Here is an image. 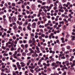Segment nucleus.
Instances as JSON below:
<instances>
[{
    "mask_svg": "<svg viewBox=\"0 0 75 75\" xmlns=\"http://www.w3.org/2000/svg\"><path fill=\"white\" fill-rule=\"evenodd\" d=\"M31 24L30 23H29L28 24V26L27 27V28L28 30L29 31H31V28H30V27H31Z\"/></svg>",
    "mask_w": 75,
    "mask_h": 75,
    "instance_id": "f257e3e1",
    "label": "nucleus"
},
{
    "mask_svg": "<svg viewBox=\"0 0 75 75\" xmlns=\"http://www.w3.org/2000/svg\"><path fill=\"white\" fill-rule=\"evenodd\" d=\"M36 49L37 50V53H40V48H39L38 46H37L36 47Z\"/></svg>",
    "mask_w": 75,
    "mask_h": 75,
    "instance_id": "f03ea898",
    "label": "nucleus"
},
{
    "mask_svg": "<svg viewBox=\"0 0 75 75\" xmlns=\"http://www.w3.org/2000/svg\"><path fill=\"white\" fill-rule=\"evenodd\" d=\"M29 51H30V54H33V53H34V50H33V49L31 48H30L29 49Z\"/></svg>",
    "mask_w": 75,
    "mask_h": 75,
    "instance_id": "7ed1b4c3",
    "label": "nucleus"
},
{
    "mask_svg": "<svg viewBox=\"0 0 75 75\" xmlns=\"http://www.w3.org/2000/svg\"><path fill=\"white\" fill-rule=\"evenodd\" d=\"M38 54H37V53L35 52L34 53H33V54L32 55V57H38Z\"/></svg>",
    "mask_w": 75,
    "mask_h": 75,
    "instance_id": "20e7f679",
    "label": "nucleus"
},
{
    "mask_svg": "<svg viewBox=\"0 0 75 75\" xmlns=\"http://www.w3.org/2000/svg\"><path fill=\"white\" fill-rule=\"evenodd\" d=\"M16 18H15L14 16L12 17V20L13 22H15L16 21Z\"/></svg>",
    "mask_w": 75,
    "mask_h": 75,
    "instance_id": "39448f33",
    "label": "nucleus"
},
{
    "mask_svg": "<svg viewBox=\"0 0 75 75\" xmlns=\"http://www.w3.org/2000/svg\"><path fill=\"white\" fill-rule=\"evenodd\" d=\"M36 23L34 22L32 24V27H33V28H35V27H36Z\"/></svg>",
    "mask_w": 75,
    "mask_h": 75,
    "instance_id": "423d86ee",
    "label": "nucleus"
},
{
    "mask_svg": "<svg viewBox=\"0 0 75 75\" xmlns=\"http://www.w3.org/2000/svg\"><path fill=\"white\" fill-rule=\"evenodd\" d=\"M16 51V49H14V48L13 47V46H12V48H11L10 50L11 51Z\"/></svg>",
    "mask_w": 75,
    "mask_h": 75,
    "instance_id": "0eeeda50",
    "label": "nucleus"
},
{
    "mask_svg": "<svg viewBox=\"0 0 75 75\" xmlns=\"http://www.w3.org/2000/svg\"><path fill=\"white\" fill-rule=\"evenodd\" d=\"M71 38H72L71 39V40L72 41H74L75 38V36H71Z\"/></svg>",
    "mask_w": 75,
    "mask_h": 75,
    "instance_id": "6e6552de",
    "label": "nucleus"
},
{
    "mask_svg": "<svg viewBox=\"0 0 75 75\" xmlns=\"http://www.w3.org/2000/svg\"><path fill=\"white\" fill-rule=\"evenodd\" d=\"M65 64H66L67 66H68L69 64V62L68 61H66L65 62Z\"/></svg>",
    "mask_w": 75,
    "mask_h": 75,
    "instance_id": "1a4fd4ad",
    "label": "nucleus"
},
{
    "mask_svg": "<svg viewBox=\"0 0 75 75\" xmlns=\"http://www.w3.org/2000/svg\"><path fill=\"white\" fill-rule=\"evenodd\" d=\"M54 6V5L52 4H51L50 5V6H49L50 8L51 9L52 8V7H53Z\"/></svg>",
    "mask_w": 75,
    "mask_h": 75,
    "instance_id": "9d476101",
    "label": "nucleus"
},
{
    "mask_svg": "<svg viewBox=\"0 0 75 75\" xmlns=\"http://www.w3.org/2000/svg\"><path fill=\"white\" fill-rule=\"evenodd\" d=\"M69 16L70 17V18H73V16H72V14L71 13L69 14Z\"/></svg>",
    "mask_w": 75,
    "mask_h": 75,
    "instance_id": "9b49d317",
    "label": "nucleus"
},
{
    "mask_svg": "<svg viewBox=\"0 0 75 75\" xmlns=\"http://www.w3.org/2000/svg\"><path fill=\"white\" fill-rule=\"evenodd\" d=\"M41 9H43V8H44V10H45V9L46 8V6H42L41 7Z\"/></svg>",
    "mask_w": 75,
    "mask_h": 75,
    "instance_id": "f8f14e48",
    "label": "nucleus"
},
{
    "mask_svg": "<svg viewBox=\"0 0 75 75\" xmlns=\"http://www.w3.org/2000/svg\"><path fill=\"white\" fill-rule=\"evenodd\" d=\"M39 27L40 28H44V25H40L39 26Z\"/></svg>",
    "mask_w": 75,
    "mask_h": 75,
    "instance_id": "ddd939ff",
    "label": "nucleus"
},
{
    "mask_svg": "<svg viewBox=\"0 0 75 75\" xmlns=\"http://www.w3.org/2000/svg\"><path fill=\"white\" fill-rule=\"evenodd\" d=\"M59 11H61V12H62V13H63V12H64V10H63V9L62 10L61 9H59Z\"/></svg>",
    "mask_w": 75,
    "mask_h": 75,
    "instance_id": "4468645a",
    "label": "nucleus"
},
{
    "mask_svg": "<svg viewBox=\"0 0 75 75\" xmlns=\"http://www.w3.org/2000/svg\"><path fill=\"white\" fill-rule=\"evenodd\" d=\"M59 24H62L63 25H64V21H60L59 22Z\"/></svg>",
    "mask_w": 75,
    "mask_h": 75,
    "instance_id": "2eb2a0df",
    "label": "nucleus"
},
{
    "mask_svg": "<svg viewBox=\"0 0 75 75\" xmlns=\"http://www.w3.org/2000/svg\"><path fill=\"white\" fill-rule=\"evenodd\" d=\"M75 63H73L71 65V68H73L74 67V66H75Z\"/></svg>",
    "mask_w": 75,
    "mask_h": 75,
    "instance_id": "dca6fc26",
    "label": "nucleus"
},
{
    "mask_svg": "<svg viewBox=\"0 0 75 75\" xmlns=\"http://www.w3.org/2000/svg\"><path fill=\"white\" fill-rule=\"evenodd\" d=\"M67 50H70L71 49V47L69 46H67Z\"/></svg>",
    "mask_w": 75,
    "mask_h": 75,
    "instance_id": "f3484780",
    "label": "nucleus"
},
{
    "mask_svg": "<svg viewBox=\"0 0 75 75\" xmlns=\"http://www.w3.org/2000/svg\"><path fill=\"white\" fill-rule=\"evenodd\" d=\"M63 20L66 22L67 23H68V21L67 20V19H66L64 18L63 19Z\"/></svg>",
    "mask_w": 75,
    "mask_h": 75,
    "instance_id": "a211bd4d",
    "label": "nucleus"
},
{
    "mask_svg": "<svg viewBox=\"0 0 75 75\" xmlns=\"http://www.w3.org/2000/svg\"><path fill=\"white\" fill-rule=\"evenodd\" d=\"M55 63L54 62H53L51 64L52 67H54V66H55Z\"/></svg>",
    "mask_w": 75,
    "mask_h": 75,
    "instance_id": "6ab92c4d",
    "label": "nucleus"
},
{
    "mask_svg": "<svg viewBox=\"0 0 75 75\" xmlns=\"http://www.w3.org/2000/svg\"><path fill=\"white\" fill-rule=\"evenodd\" d=\"M1 48H2V49H3L4 50H6V47L4 46H2Z\"/></svg>",
    "mask_w": 75,
    "mask_h": 75,
    "instance_id": "aec40b11",
    "label": "nucleus"
},
{
    "mask_svg": "<svg viewBox=\"0 0 75 75\" xmlns=\"http://www.w3.org/2000/svg\"><path fill=\"white\" fill-rule=\"evenodd\" d=\"M59 8H60V9H62L63 7H62V5H60L59 6Z\"/></svg>",
    "mask_w": 75,
    "mask_h": 75,
    "instance_id": "412c9836",
    "label": "nucleus"
},
{
    "mask_svg": "<svg viewBox=\"0 0 75 75\" xmlns=\"http://www.w3.org/2000/svg\"><path fill=\"white\" fill-rule=\"evenodd\" d=\"M25 55H26V53L25 52H23L22 54V56H25Z\"/></svg>",
    "mask_w": 75,
    "mask_h": 75,
    "instance_id": "4be33fe9",
    "label": "nucleus"
},
{
    "mask_svg": "<svg viewBox=\"0 0 75 75\" xmlns=\"http://www.w3.org/2000/svg\"><path fill=\"white\" fill-rule=\"evenodd\" d=\"M40 0H38L37 2L38 3H41V4H42V1H40Z\"/></svg>",
    "mask_w": 75,
    "mask_h": 75,
    "instance_id": "5701e85b",
    "label": "nucleus"
},
{
    "mask_svg": "<svg viewBox=\"0 0 75 75\" xmlns=\"http://www.w3.org/2000/svg\"><path fill=\"white\" fill-rule=\"evenodd\" d=\"M38 25H39L41 24V21H38L37 23Z\"/></svg>",
    "mask_w": 75,
    "mask_h": 75,
    "instance_id": "b1692460",
    "label": "nucleus"
},
{
    "mask_svg": "<svg viewBox=\"0 0 75 75\" xmlns=\"http://www.w3.org/2000/svg\"><path fill=\"white\" fill-rule=\"evenodd\" d=\"M8 54H6V53H4V54L3 55L4 56H8Z\"/></svg>",
    "mask_w": 75,
    "mask_h": 75,
    "instance_id": "393cba45",
    "label": "nucleus"
},
{
    "mask_svg": "<svg viewBox=\"0 0 75 75\" xmlns=\"http://www.w3.org/2000/svg\"><path fill=\"white\" fill-rule=\"evenodd\" d=\"M21 49V48H19L17 50L18 52H20V51Z\"/></svg>",
    "mask_w": 75,
    "mask_h": 75,
    "instance_id": "a878e982",
    "label": "nucleus"
},
{
    "mask_svg": "<svg viewBox=\"0 0 75 75\" xmlns=\"http://www.w3.org/2000/svg\"><path fill=\"white\" fill-rule=\"evenodd\" d=\"M54 6H57V3L55 2L54 3Z\"/></svg>",
    "mask_w": 75,
    "mask_h": 75,
    "instance_id": "bb28decb",
    "label": "nucleus"
},
{
    "mask_svg": "<svg viewBox=\"0 0 75 75\" xmlns=\"http://www.w3.org/2000/svg\"><path fill=\"white\" fill-rule=\"evenodd\" d=\"M4 14V12L3 11H1L0 12V15H1V14Z\"/></svg>",
    "mask_w": 75,
    "mask_h": 75,
    "instance_id": "cd10ccee",
    "label": "nucleus"
},
{
    "mask_svg": "<svg viewBox=\"0 0 75 75\" xmlns=\"http://www.w3.org/2000/svg\"><path fill=\"white\" fill-rule=\"evenodd\" d=\"M55 7L54 8V10H57V6H54Z\"/></svg>",
    "mask_w": 75,
    "mask_h": 75,
    "instance_id": "c85d7f7f",
    "label": "nucleus"
},
{
    "mask_svg": "<svg viewBox=\"0 0 75 75\" xmlns=\"http://www.w3.org/2000/svg\"><path fill=\"white\" fill-rule=\"evenodd\" d=\"M12 6H13V7H14V6H16V4L14 3H13L12 4Z\"/></svg>",
    "mask_w": 75,
    "mask_h": 75,
    "instance_id": "c756f323",
    "label": "nucleus"
},
{
    "mask_svg": "<svg viewBox=\"0 0 75 75\" xmlns=\"http://www.w3.org/2000/svg\"><path fill=\"white\" fill-rule=\"evenodd\" d=\"M13 28L14 30H16V29L17 28V26H16V25H14L13 26Z\"/></svg>",
    "mask_w": 75,
    "mask_h": 75,
    "instance_id": "7c9ffc66",
    "label": "nucleus"
},
{
    "mask_svg": "<svg viewBox=\"0 0 75 75\" xmlns=\"http://www.w3.org/2000/svg\"><path fill=\"white\" fill-rule=\"evenodd\" d=\"M13 45H8V47L9 48H11V47H13Z\"/></svg>",
    "mask_w": 75,
    "mask_h": 75,
    "instance_id": "2f4dec72",
    "label": "nucleus"
},
{
    "mask_svg": "<svg viewBox=\"0 0 75 75\" xmlns=\"http://www.w3.org/2000/svg\"><path fill=\"white\" fill-rule=\"evenodd\" d=\"M19 29H20V30H22V28L21 27V26H19L18 27Z\"/></svg>",
    "mask_w": 75,
    "mask_h": 75,
    "instance_id": "473e14b6",
    "label": "nucleus"
},
{
    "mask_svg": "<svg viewBox=\"0 0 75 75\" xmlns=\"http://www.w3.org/2000/svg\"><path fill=\"white\" fill-rule=\"evenodd\" d=\"M38 47H41V45H40V42H38Z\"/></svg>",
    "mask_w": 75,
    "mask_h": 75,
    "instance_id": "72a5a7b5",
    "label": "nucleus"
},
{
    "mask_svg": "<svg viewBox=\"0 0 75 75\" xmlns=\"http://www.w3.org/2000/svg\"><path fill=\"white\" fill-rule=\"evenodd\" d=\"M64 55H65V54H59V56H60V57H62V56H64Z\"/></svg>",
    "mask_w": 75,
    "mask_h": 75,
    "instance_id": "f704fd0d",
    "label": "nucleus"
},
{
    "mask_svg": "<svg viewBox=\"0 0 75 75\" xmlns=\"http://www.w3.org/2000/svg\"><path fill=\"white\" fill-rule=\"evenodd\" d=\"M25 48H27L28 47V44H26L25 45Z\"/></svg>",
    "mask_w": 75,
    "mask_h": 75,
    "instance_id": "c9c22d12",
    "label": "nucleus"
},
{
    "mask_svg": "<svg viewBox=\"0 0 75 75\" xmlns=\"http://www.w3.org/2000/svg\"><path fill=\"white\" fill-rule=\"evenodd\" d=\"M66 57L67 58H69V55L68 54H67L66 55Z\"/></svg>",
    "mask_w": 75,
    "mask_h": 75,
    "instance_id": "e433bc0d",
    "label": "nucleus"
},
{
    "mask_svg": "<svg viewBox=\"0 0 75 75\" xmlns=\"http://www.w3.org/2000/svg\"><path fill=\"white\" fill-rule=\"evenodd\" d=\"M3 22L4 23V24H6V23H7V21H4Z\"/></svg>",
    "mask_w": 75,
    "mask_h": 75,
    "instance_id": "4c0bfd02",
    "label": "nucleus"
},
{
    "mask_svg": "<svg viewBox=\"0 0 75 75\" xmlns=\"http://www.w3.org/2000/svg\"><path fill=\"white\" fill-rule=\"evenodd\" d=\"M21 67H24L25 66V64H22L21 65Z\"/></svg>",
    "mask_w": 75,
    "mask_h": 75,
    "instance_id": "58836bf2",
    "label": "nucleus"
},
{
    "mask_svg": "<svg viewBox=\"0 0 75 75\" xmlns=\"http://www.w3.org/2000/svg\"><path fill=\"white\" fill-rule=\"evenodd\" d=\"M61 59H65L66 58L65 56H63L61 57Z\"/></svg>",
    "mask_w": 75,
    "mask_h": 75,
    "instance_id": "ea45409f",
    "label": "nucleus"
},
{
    "mask_svg": "<svg viewBox=\"0 0 75 75\" xmlns=\"http://www.w3.org/2000/svg\"><path fill=\"white\" fill-rule=\"evenodd\" d=\"M30 71L32 72V73H34V70L32 69H30Z\"/></svg>",
    "mask_w": 75,
    "mask_h": 75,
    "instance_id": "a19ab883",
    "label": "nucleus"
},
{
    "mask_svg": "<svg viewBox=\"0 0 75 75\" xmlns=\"http://www.w3.org/2000/svg\"><path fill=\"white\" fill-rule=\"evenodd\" d=\"M32 54L31 53H30V52L29 53H28L27 54V55H28V56H30Z\"/></svg>",
    "mask_w": 75,
    "mask_h": 75,
    "instance_id": "79ce46f5",
    "label": "nucleus"
},
{
    "mask_svg": "<svg viewBox=\"0 0 75 75\" xmlns=\"http://www.w3.org/2000/svg\"><path fill=\"white\" fill-rule=\"evenodd\" d=\"M23 24V23L20 22H19V25H21Z\"/></svg>",
    "mask_w": 75,
    "mask_h": 75,
    "instance_id": "37998d69",
    "label": "nucleus"
},
{
    "mask_svg": "<svg viewBox=\"0 0 75 75\" xmlns=\"http://www.w3.org/2000/svg\"><path fill=\"white\" fill-rule=\"evenodd\" d=\"M63 29L64 30H65L66 29V26H65V25L64 26Z\"/></svg>",
    "mask_w": 75,
    "mask_h": 75,
    "instance_id": "c03bdc74",
    "label": "nucleus"
},
{
    "mask_svg": "<svg viewBox=\"0 0 75 75\" xmlns=\"http://www.w3.org/2000/svg\"><path fill=\"white\" fill-rule=\"evenodd\" d=\"M28 42L29 44H31V42H32V41H31V40H29V41Z\"/></svg>",
    "mask_w": 75,
    "mask_h": 75,
    "instance_id": "a18cd8bd",
    "label": "nucleus"
},
{
    "mask_svg": "<svg viewBox=\"0 0 75 75\" xmlns=\"http://www.w3.org/2000/svg\"><path fill=\"white\" fill-rule=\"evenodd\" d=\"M42 3V5H45V4L46 2H43Z\"/></svg>",
    "mask_w": 75,
    "mask_h": 75,
    "instance_id": "49530a36",
    "label": "nucleus"
},
{
    "mask_svg": "<svg viewBox=\"0 0 75 75\" xmlns=\"http://www.w3.org/2000/svg\"><path fill=\"white\" fill-rule=\"evenodd\" d=\"M35 68V66H33L32 67V69H34Z\"/></svg>",
    "mask_w": 75,
    "mask_h": 75,
    "instance_id": "de8ad7c7",
    "label": "nucleus"
},
{
    "mask_svg": "<svg viewBox=\"0 0 75 75\" xmlns=\"http://www.w3.org/2000/svg\"><path fill=\"white\" fill-rule=\"evenodd\" d=\"M14 58H15L16 59H17V60H18V58H17V57L16 56H15L14 57Z\"/></svg>",
    "mask_w": 75,
    "mask_h": 75,
    "instance_id": "09e8293b",
    "label": "nucleus"
},
{
    "mask_svg": "<svg viewBox=\"0 0 75 75\" xmlns=\"http://www.w3.org/2000/svg\"><path fill=\"white\" fill-rule=\"evenodd\" d=\"M13 75H16V74L15 73V71H13Z\"/></svg>",
    "mask_w": 75,
    "mask_h": 75,
    "instance_id": "8fccbe9b",
    "label": "nucleus"
},
{
    "mask_svg": "<svg viewBox=\"0 0 75 75\" xmlns=\"http://www.w3.org/2000/svg\"><path fill=\"white\" fill-rule=\"evenodd\" d=\"M44 30V31L45 32L46 31H48V30H47V29L46 28H45Z\"/></svg>",
    "mask_w": 75,
    "mask_h": 75,
    "instance_id": "3c124183",
    "label": "nucleus"
},
{
    "mask_svg": "<svg viewBox=\"0 0 75 75\" xmlns=\"http://www.w3.org/2000/svg\"><path fill=\"white\" fill-rule=\"evenodd\" d=\"M35 38H38V36L37 35H35Z\"/></svg>",
    "mask_w": 75,
    "mask_h": 75,
    "instance_id": "603ef678",
    "label": "nucleus"
},
{
    "mask_svg": "<svg viewBox=\"0 0 75 75\" xmlns=\"http://www.w3.org/2000/svg\"><path fill=\"white\" fill-rule=\"evenodd\" d=\"M41 35V36L42 37H45V35H44V34H42Z\"/></svg>",
    "mask_w": 75,
    "mask_h": 75,
    "instance_id": "864d4df0",
    "label": "nucleus"
},
{
    "mask_svg": "<svg viewBox=\"0 0 75 75\" xmlns=\"http://www.w3.org/2000/svg\"><path fill=\"white\" fill-rule=\"evenodd\" d=\"M22 8H25V6H24V4H23L22 6Z\"/></svg>",
    "mask_w": 75,
    "mask_h": 75,
    "instance_id": "5fc2aeb1",
    "label": "nucleus"
},
{
    "mask_svg": "<svg viewBox=\"0 0 75 75\" xmlns=\"http://www.w3.org/2000/svg\"><path fill=\"white\" fill-rule=\"evenodd\" d=\"M52 20H55V17H54L53 16L52 17Z\"/></svg>",
    "mask_w": 75,
    "mask_h": 75,
    "instance_id": "6e6d98bb",
    "label": "nucleus"
},
{
    "mask_svg": "<svg viewBox=\"0 0 75 75\" xmlns=\"http://www.w3.org/2000/svg\"><path fill=\"white\" fill-rule=\"evenodd\" d=\"M67 74V72L66 71L64 72V73L63 74V75H65Z\"/></svg>",
    "mask_w": 75,
    "mask_h": 75,
    "instance_id": "4d7b16f0",
    "label": "nucleus"
},
{
    "mask_svg": "<svg viewBox=\"0 0 75 75\" xmlns=\"http://www.w3.org/2000/svg\"><path fill=\"white\" fill-rule=\"evenodd\" d=\"M62 26V25L61 24H59L58 25V27H59V28H60Z\"/></svg>",
    "mask_w": 75,
    "mask_h": 75,
    "instance_id": "13d9d810",
    "label": "nucleus"
},
{
    "mask_svg": "<svg viewBox=\"0 0 75 75\" xmlns=\"http://www.w3.org/2000/svg\"><path fill=\"white\" fill-rule=\"evenodd\" d=\"M18 17H22V18H23V17H21V15L20 14L18 15Z\"/></svg>",
    "mask_w": 75,
    "mask_h": 75,
    "instance_id": "bf43d9fd",
    "label": "nucleus"
},
{
    "mask_svg": "<svg viewBox=\"0 0 75 75\" xmlns=\"http://www.w3.org/2000/svg\"><path fill=\"white\" fill-rule=\"evenodd\" d=\"M47 3H51V1L50 0H48L47 1Z\"/></svg>",
    "mask_w": 75,
    "mask_h": 75,
    "instance_id": "052dcab7",
    "label": "nucleus"
},
{
    "mask_svg": "<svg viewBox=\"0 0 75 75\" xmlns=\"http://www.w3.org/2000/svg\"><path fill=\"white\" fill-rule=\"evenodd\" d=\"M6 67V66L5 65H3L1 67V68H4Z\"/></svg>",
    "mask_w": 75,
    "mask_h": 75,
    "instance_id": "680f3d73",
    "label": "nucleus"
},
{
    "mask_svg": "<svg viewBox=\"0 0 75 75\" xmlns=\"http://www.w3.org/2000/svg\"><path fill=\"white\" fill-rule=\"evenodd\" d=\"M38 19L36 18V19H35V21L36 22H37L38 21Z\"/></svg>",
    "mask_w": 75,
    "mask_h": 75,
    "instance_id": "e2e57ef3",
    "label": "nucleus"
},
{
    "mask_svg": "<svg viewBox=\"0 0 75 75\" xmlns=\"http://www.w3.org/2000/svg\"><path fill=\"white\" fill-rule=\"evenodd\" d=\"M47 29H48V30H49V29H50V26H47Z\"/></svg>",
    "mask_w": 75,
    "mask_h": 75,
    "instance_id": "0e129e2a",
    "label": "nucleus"
},
{
    "mask_svg": "<svg viewBox=\"0 0 75 75\" xmlns=\"http://www.w3.org/2000/svg\"><path fill=\"white\" fill-rule=\"evenodd\" d=\"M46 67H49L50 66V64L48 63L46 64Z\"/></svg>",
    "mask_w": 75,
    "mask_h": 75,
    "instance_id": "69168bd1",
    "label": "nucleus"
},
{
    "mask_svg": "<svg viewBox=\"0 0 75 75\" xmlns=\"http://www.w3.org/2000/svg\"><path fill=\"white\" fill-rule=\"evenodd\" d=\"M55 13H58V10H55Z\"/></svg>",
    "mask_w": 75,
    "mask_h": 75,
    "instance_id": "338daca9",
    "label": "nucleus"
},
{
    "mask_svg": "<svg viewBox=\"0 0 75 75\" xmlns=\"http://www.w3.org/2000/svg\"><path fill=\"white\" fill-rule=\"evenodd\" d=\"M72 35H75V33L74 32H72Z\"/></svg>",
    "mask_w": 75,
    "mask_h": 75,
    "instance_id": "774afa93",
    "label": "nucleus"
}]
</instances>
